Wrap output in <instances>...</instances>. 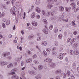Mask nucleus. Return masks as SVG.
I'll list each match as a JSON object with an SVG mask.
<instances>
[{
	"instance_id": "4d7b16f0",
	"label": "nucleus",
	"mask_w": 79,
	"mask_h": 79,
	"mask_svg": "<svg viewBox=\"0 0 79 79\" xmlns=\"http://www.w3.org/2000/svg\"><path fill=\"white\" fill-rule=\"evenodd\" d=\"M2 15L3 16H5V13L4 12H2Z\"/></svg>"
},
{
	"instance_id": "13d9d810",
	"label": "nucleus",
	"mask_w": 79,
	"mask_h": 79,
	"mask_svg": "<svg viewBox=\"0 0 79 79\" xmlns=\"http://www.w3.org/2000/svg\"><path fill=\"white\" fill-rule=\"evenodd\" d=\"M56 54V52H53L52 53V55H55Z\"/></svg>"
},
{
	"instance_id": "ea45409f",
	"label": "nucleus",
	"mask_w": 79,
	"mask_h": 79,
	"mask_svg": "<svg viewBox=\"0 0 79 79\" xmlns=\"http://www.w3.org/2000/svg\"><path fill=\"white\" fill-rule=\"evenodd\" d=\"M70 71H67V74L68 76H70Z\"/></svg>"
},
{
	"instance_id": "2eb2a0df",
	"label": "nucleus",
	"mask_w": 79,
	"mask_h": 79,
	"mask_svg": "<svg viewBox=\"0 0 79 79\" xmlns=\"http://www.w3.org/2000/svg\"><path fill=\"white\" fill-rule=\"evenodd\" d=\"M50 14H51L50 12L48 11L46 13L47 17H48H48L50 15Z\"/></svg>"
},
{
	"instance_id": "052dcab7",
	"label": "nucleus",
	"mask_w": 79,
	"mask_h": 79,
	"mask_svg": "<svg viewBox=\"0 0 79 79\" xmlns=\"http://www.w3.org/2000/svg\"><path fill=\"white\" fill-rule=\"evenodd\" d=\"M39 18H40V15H37V19H39Z\"/></svg>"
},
{
	"instance_id": "5701e85b",
	"label": "nucleus",
	"mask_w": 79,
	"mask_h": 79,
	"mask_svg": "<svg viewBox=\"0 0 79 79\" xmlns=\"http://www.w3.org/2000/svg\"><path fill=\"white\" fill-rule=\"evenodd\" d=\"M59 9L60 11H64V7H63L62 6L60 7Z\"/></svg>"
},
{
	"instance_id": "423d86ee",
	"label": "nucleus",
	"mask_w": 79,
	"mask_h": 79,
	"mask_svg": "<svg viewBox=\"0 0 79 79\" xmlns=\"http://www.w3.org/2000/svg\"><path fill=\"white\" fill-rule=\"evenodd\" d=\"M35 78L37 79H41V75L40 74H38L35 76Z\"/></svg>"
},
{
	"instance_id": "338daca9",
	"label": "nucleus",
	"mask_w": 79,
	"mask_h": 79,
	"mask_svg": "<svg viewBox=\"0 0 79 79\" xmlns=\"http://www.w3.org/2000/svg\"><path fill=\"white\" fill-rule=\"evenodd\" d=\"M21 33L22 35H23L24 34V30H22L21 31Z\"/></svg>"
},
{
	"instance_id": "c03bdc74",
	"label": "nucleus",
	"mask_w": 79,
	"mask_h": 79,
	"mask_svg": "<svg viewBox=\"0 0 79 79\" xmlns=\"http://www.w3.org/2000/svg\"><path fill=\"white\" fill-rule=\"evenodd\" d=\"M55 79H60V78L59 76H57L56 77Z\"/></svg>"
},
{
	"instance_id": "bf43d9fd",
	"label": "nucleus",
	"mask_w": 79,
	"mask_h": 79,
	"mask_svg": "<svg viewBox=\"0 0 79 79\" xmlns=\"http://www.w3.org/2000/svg\"><path fill=\"white\" fill-rule=\"evenodd\" d=\"M32 72H33V74H37L36 72H35V71H33Z\"/></svg>"
},
{
	"instance_id": "c85d7f7f",
	"label": "nucleus",
	"mask_w": 79,
	"mask_h": 79,
	"mask_svg": "<svg viewBox=\"0 0 79 79\" xmlns=\"http://www.w3.org/2000/svg\"><path fill=\"white\" fill-rule=\"evenodd\" d=\"M27 53L28 55H31V54H32V52L31 51L29 50H28L27 51Z\"/></svg>"
},
{
	"instance_id": "6ab92c4d",
	"label": "nucleus",
	"mask_w": 79,
	"mask_h": 79,
	"mask_svg": "<svg viewBox=\"0 0 79 79\" xmlns=\"http://www.w3.org/2000/svg\"><path fill=\"white\" fill-rule=\"evenodd\" d=\"M53 7V5L52 4H49L48 6V9H51V8Z\"/></svg>"
},
{
	"instance_id": "6e6552de",
	"label": "nucleus",
	"mask_w": 79,
	"mask_h": 79,
	"mask_svg": "<svg viewBox=\"0 0 79 79\" xmlns=\"http://www.w3.org/2000/svg\"><path fill=\"white\" fill-rule=\"evenodd\" d=\"M34 35H30L28 36V39L31 40L32 39V38H34Z\"/></svg>"
},
{
	"instance_id": "aec40b11",
	"label": "nucleus",
	"mask_w": 79,
	"mask_h": 79,
	"mask_svg": "<svg viewBox=\"0 0 79 79\" xmlns=\"http://www.w3.org/2000/svg\"><path fill=\"white\" fill-rule=\"evenodd\" d=\"M36 11L38 12V13H40V10L39 7H37L36 9Z\"/></svg>"
},
{
	"instance_id": "a211bd4d",
	"label": "nucleus",
	"mask_w": 79,
	"mask_h": 79,
	"mask_svg": "<svg viewBox=\"0 0 79 79\" xmlns=\"http://www.w3.org/2000/svg\"><path fill=\"white\" fill-rule=\"evenodd\" d=\"M73 69H76V64H75V63H74L73 64Z\"/></svg>"
},
{
	"instance_id": "39448f33",
	"label": "nucleus",
	"mask_w": 79,
	"mask_h": 79,
	"mask_svg": "<svg viewBox=\"0 0 79 79\" xmlns=\"http://www.w3.org/2000/svg\"><path fill=\"white\" fill-rule=\"evenodd\" d=\"M41 44L42 45H47V42L46 41H43L41 42Z\"/></svg>"
},
{
	"instance_id": "393cba45",
	"label": "nucleus",
	"mask_w": 79,
	"mask_h": 79,
	"mask_svg": "<svg viewBox=\"0 0 79 79\" xmlns=\"http://www.w3.org/2000/svg\"><path fill=\"white\" fill-rule=\"evenodd\" d=\"M42 13L44 16H45L46 15V13H45V11L44 10H42Z\"/></svg>"
},
{
	"instance_id": "5fc2aeb1",
	"label": "nucleus",
	"mask_w": 79,
	"mask_h": 79,
	"mask_svg": "<svg viewBox=\"0 0 79 79\" xmlns=\"http://www.w3.org/2000/svg\"><path fill=\"white\" fill-rule=\"evenodd\" d=\"M0 79H3V77L2 75H0Z\"/></svg>"
},
{
	"instance_id": "bb28decb",
	"label": "nucleus",
	"mask_w": 79,
	"mask_h": 79,
	"mask_svg": "<svg viewBox=\"0 0 79 79\" xmlns=\"http://www.w3.org/2000/svg\"><path fill=\"white\" fill-rule=\"evenodd\" d=\"M71 5L73 6V8H75V7L76 6V4L75 3H73L71 4Z\"/></svg>"
},
{
	"instance_id": "f257e3e1",
	"label": "nucleus",
	"mask_w": 79,
	"mask_h": 79,
	"mask_svg": "<svg viewBox=\"0 0 79 79\" xmlns=\"http://www.w3.org/2000/svg\"><path fill=\"white\" fill-rule=\"evenodd\" d=\"M51 60H50L49 58H48L44 60L45 62H49V64L48 65L49 67H54L55 66V63L51 62Z\"/></svg>"
},
{
	"instance_id": "3c124183",
	"label": "nucleus",
	"mask_w": 79,
	"mask_h": 79,
	"mask_svg": "<svg viewBox=\"0 0 79 79\" xmlns=\"http://www.w3.org/2000/svg\"><path fill=\"white\" fill-rule=\"evenodd\" d=\"M56 47H54V48H53L52 49V51H55V50H56Z\"/></svg>"
},
{
	"instance_id": "e433bc0d",
	"label": "nucleus",
	"mask_w": 79,
	"mask_h": 79,
	"mask_svg": "<svg viewBox=\"0 0 79 79\" xmlns=\"http://www.w3.org/2000/svg\"><path fill=\"white\" fill-rule=\"evenodd\" d=\"M53 26L52 25H50L49 27L50 29H51V30H52V29H53Z\"/></svg>"
},
{
	"instance_id": "09e8293b",
	"label": "nucleus",
	"mask_w": 79,
	"mask_h": 79,
	"mask_svg": "<svg viewBox=\"0 0 79 79\" xmlns=\"http://www.w3.org/2000/svg\"><path fill=\"white\" fill-rule=\"evenodd\" d=\"M40 39H41L40 37H38L37 38V41H40Z\"/></svg>"
},
{
	"instance_id": "1a4fd4ad",
	"label": "nucleus",
	"mask_w": 79,
	"mask_h": 79,
	"mask_svg": "<svg viewBox=\"0 0 79 79\" xmlns=\"http://www.w3.org/2000/svg\"><path fill=\"white\" fill-rule=\"evenodd\" d=\"M71 9V7H69V8L66 7H65L66 10L67 11V12H69L70 11V10Z\"/></svg>"
},
{
	"instance_id": "c756f323",
	"label": "nucleus",
	"mask_w": 79,
	"mask_h": 79,
	"mask_svg": "<svg viewBox=\"0 0 79 79\" xmlns=\"http://www.w3.org/2000/svg\"><path fill=\"white\" fill-rule=\"evenodd\" d=\"M12 57H11V56H8L7 57V60H12Z\"/></svg>"
},
{
	"instance_id": "9d476101",
	"label": "nucleus",
	"mask_w": 79,
	"mask_h": 79,
	"mask_svg": "<svg viewBox=\"0 0 79 79\" xmlns=\"http://www.w3.org/2000/svg\"><path fill=\"white\" fill-rule=\"evenodd\" d=\"M61 70H58L55 71V74H59V73H61Z\"/></svg>"
},
{
	"instance_id": "680f3d73",
	"label": "nucleus",
	"mask_w": 79,
	"mask_h": 79,
	"mask_svg": "<svg viewBox=\"0 0 79 79\" xmlns=\"http://www.w3.org/2000/svg\"><path fill=\"white\" fill-rule=\"evenodd\" d=\"M10 1H8L7 2H6V4L7 5H8V4H10Z\"/></svg>"
},
{
	"instance_id": "e2e57ef3",
	"label": "nucleus",
	"mask_w": 79,
	"mask_h": 79,
	"mask_svg": "<svg viewBox=\"0 0 79 79\" xmlns=\"http://www.w3.org/2000/svg\"><path fill=\"white\" fill-rule=\"evenodd\" d=\"M29 74H33V72H32V71H30L29 72Z\"/></svg>"
},
{
	"instance_id": "7ed1b4c3",
	"label": "nucleus",
	"mask_w": 79,
	"mask_h": 79,
	"mask_svg": "<svg viewBox=\"0 0 79 79\" xmlns=\"http://www.w3.org/2000/svg\"><path fill=\"white\" fill-rule=\"evenodd\" d=\"M8 63L6 62H0V64L2 65V66H4V65H6V64H7Z\"/></svg>"
},
{
	"instance_id": "58836bf2",
	"label": "nucleus",
	"mask_w": 79,
	"mask_h": 79,
	"mask_svg": "<svg viewBox=\"0 0 79 79\" xmlns=\"http://www.w3.org/2000/svg\"><path fill=\"white\" fill-rule=\"evenodd\" d=\"M40 4V1H37L35 2L36 5H39Z\"/></svg>"
},
{
	"instance_id": "864d4df0",
	"label": "nucleus",
	"mask_w": 79,
	"mask_h": 79,
	"mask_svg": "<svg viewBox=\"0 0 79 79\" xmlns=\"http://www.w3.org/2000/svg\"><path fill=\"white\" fill-rule=\"evenodd\" d=\"M71 38H69L68 40H67V42H70V41H71Z\"/></svg>"
},
{
	"instance_id": "f03ea898",
	"label": "nucleus",
	"mask_w": 79,
	"mask_h": 79,
	"mask_svg": "<svg viewBox=\"0 0 79 79\" xmlns=\"http://www.w3.org/2000/svg\"><path fill=\"white\" fill-rule=\"evenodd\" d=\"M47 28L46 26H45V28H44V30H43L44 32L46 34H48V31H47Z\"/></svg>"
},
{
	"instance_id": "0eeeda50",
	"label": "nucleus",
	"mask_w": 79,
	"mask_h": 79,
	"mask_svg": "<svg viewBox=\"0 0 79 79\" xmlns=\"http://www.w3.org/2000/svg\"><path fill=\"white\" fill-rule=\"evenodd\" d=\"M59 58L60 60H62V59L63 58V54L62 53L60 54L59 55Z\"/></svg>"
},
{
	"instance_id": "69168bd1",
	"label": "nucleus",
	"mask_w": 79,
	"mask_h": 79,
	"mask_svg": "<svg viewBox=\"0 0 79 79\" xmlns=\"http://www.w3.org/2000/svg\"><path fill=\"white\" fill-rule=\"evenodd\" d=\"M3 22H6V19H4L2 20Z\"/></svg>"
},
{
	"instance_id": "f3484780",
	"label": "nucleus",
	"mask_w": 79,
	"mask_h": 79,
	"mask_svg": "<svg viewBox=\"0 0 79 79\" xmlns=\"http://www.w3.org/2000/svg\"><path fill=\"white\" fill-rule=\"evenodd\" d=\"M10 23V21L9 20H7L6 21V25L8 26L9 24Z\"/></svg>"
},
{
	"instance_id": "4468645a",
	"label": "nucleus",
	"mask_w": 79,
	"mask_h": 79,
	"mask_svg": "<svg viewBox=\"0 0 79 79\" xmlns=\"http://www.w3.org/2000/svg\"><path fill=\"white\" fill-rule=\"evenodd\" d=\"M51 20L52 21H55L56 19V16H53L52 17L51 19Z\"/></svg>"
},
{
	"instance_id": "cd10ccee",
	"label": "nucleus",
	"mask_w": 79,
	"mask_h": 79,
	"mask_svg": "<svg viewBox=\"0 0 79 79\" xmlns=\"http://www.w3.org/2000/svg\"><path fill=\"white\" fill-rule=\"evenodd\" d=\"M62 37L63 35L61 34H60L58 36V38H59V39H62Z\"/></svg>"
},
{
	"instance_id": "b1692460",
	"label": "nucleus",
	"mask_w": 79,
	"mask_h": 79,
	"mask_svg": "<svg viewBox=\"0 0 79 79\" xmlns=\"http://www.w3.org/2000/svg\"><path fill=\"white\" fill-rule=\"evenodd\" d=\"M58 30L57 28H55L54 30V32H55V33H56L57 32H58Z\"/></svg>"
},
{
	"instance_id": "de8ad7c7",
	"label": "nucleus",
	"mask_w": 79,
	"mask_h": 79,
	"mask_svg": "<svg viewBox=\"0 0 79 79\" xmlns=\"http://www.w3.org/2000/svg\"><path fill=\"white\" fill-rule=\"evenodd\" d=\"M71 79H75V77H74V76H73V75H71Z\"/></svg>"
},
{
	"instance_id": "c9c22d12",
	"label": "nucleus",
	"mask_w": 79,
	"mask_h": 79,
	"mask_svg": "<svg viewBox=\"0 0 79 79\" xmlns=\"http://www.w3.org/2000/svg\"><path fill=\"white\" fill-rule=\"evenodd\" d=\"M79 53V52L77 51H75L74 52V55H77Z\"/></svg>"
},
{
	"instance_id": "4be33fe9",
	"label": "nucleus",
	"mask_w": 79,
	"mask_h": 79,
	"mask_svg": "<svg viewBox=\"0 0 79 79\" xmlns=\"http://www.w3.org/2000/svg\"><path fill=\"white\" fill-rule=\"evenodd\" d=\"M43 53L44 56H47V52H46L45 51H44Z\"/></svg>"
},
{
	"instance_id": "a19ab883",
	"label": "nucleus",
	"mask_w": 79,
	"mask_h": 79,
	"mask_svg": "<svg viewBox=\"0 0 79 79\" xmlns=\"http://www.w3.org/2000/svg\"><path fill=\"white\" fill-rule=\"evenodd\" d=\"M13 78H14V79H16L17 78V77H16V75H13L12 76Z\"/></svg>"
},
{
	"instance_id": "37998d69",
	"label": "nucleus",
	"mask_w": 79,
	"mask_h": 79,
	"mask_svg": "<svg viewBox=\"0 0 79 79\" xmlns=\"http://www.w3.org/2000/svg\"><path fill=\"white\" fill-rule=\"evenodd\" d=\"M18 40V38L17 37H15V43H17V40Z\"/></svg>"
},
{
	"instance_id": "a18cd8bd",
	"label": "nucleus",
	"mask_w": 79,
	"mask_h": 79,
	"mask_svg": "<svg viewBox=\"0 0 79 79\" xmlns=\"http://www.w3.org/2000/svg\"><path fill=\"white\" fill-rule=\"evenodd\" d=\"M24 17H23V19H25V17H26V12H24V14H23Z\"/></svg>"
},
{
	"instance_id": "f704fd0d",
	"label": "nucleus",
	"mask_w": 79,
	"mask_h": 79,
	"mask_svg": "<svg viewBox=\"0 0 79 79\" xmlns=\"http://www.w3.org/2000/svg\"><path fill=\"white\" fill-rule=\"evenodd\" d=\"M22 58V56H21L20 58L19 57L17 58V61H20V60Z\"/></svg>"
},
{
	"instance_id": "72a5a7b5",
	"label": "nucleus",
	"mask_w": 79,
	"mask_h": 79,
	"mask_svg": "<svg viewBox=\"0 0 79 79\" xmlns=\"http://www.w3.org/2000/svg\"><path fill=\"white\" fill-rule=\"evenodd\" d=\"M46 50L48 52H50L51 51V49L49 48H48L46 49Z\"/></svg>"
},
{
	"instance_id": "6e6d98bb",
	"label": "nucleus",
	"mask_w": 79,
	"mask_h": 79,
	"mask_svg": "<svg viewBox=\"0 0 79 79\" xmlns=\"http://www.w3.org/2000/svg\"><path fill=\"white\" fill-rule=\"evenodd\" d=\"M60 75L61 76H62L63 75V72H61L60 73Z\"/></svg>"
},
{
	"instance_id": "4c0bfd02",
	"label": "nucleus",
	"mask_w": 79,
	"mask_h": 79,
	"mask_svg": "<svg viewBox=\"0 0 79 79\" xmlns=\"http://www.w3.org/2000/svg\"><path fill=\"white\" fill-rule=\"evenodd\" d=\"M70 53H71V55H73V53L74 54V52L73 50H71L70 51Z\"/></svg>"
},
{
	"instance_id": "dca6fc26",
	"label": "nucleus",
	"mask_w": 79,
	"mask_h": 79,
	"mask_svg": "<svg viewBox=\"0 0 79 79\" xmlns=\"http://www.w3.org/2000/svg\"><path fill=\"white\" fill-rule=\"evenodd\" d=\"M35 13L34 12H33L31 15V17L32 18H34L35 17Z\"/></svg>"
},
{
	"instance_id": "ddd939ff",
	"label": "nucleus",
	"mask_w": 79,
	"mask_h": 79,
	"mask_svg": "<svg viewBox=\"0 0 79 79\" xmlns=\"http://www.w3.org/2000/svg\"><path fill=\"white\" fill-rule=\"evenodd\" d=\"M13 64L11 63L7 65V68H10L13 67Z\"/></svg>"
},
{
	"instance_id": "49530a36",
	"label": "nucleus",
	"mask_w": 79,
	"mask_h": 79,
	"mask_svg": "<svg viewBox=\"0 0 79 79\" xmlns=\"http://www.w3.org/2000/svg\"><path fill=\"white\" fill-rule=\"evenodd\" d=\"M2 26L4 28H5V27H6L5 26V24L4 23L2 24Z\"/></svg>"
},
{
	"instance_id": "20e7f679",
	"label": "nucleus",
	"mask_w": 79,
	"mask_h": 79,
	"mask_svg": "<svg viewBox=\"0 0 79 79\" xmlns=\"http://www.w3.org/2000/svg\"><path fill=\"white\" fill-rule=\"evenodd\" d=\"M32 58H30L29 59H27L26 60V62L27 63H30L32 62Z\"/></svg>"
},
{
	"instance_id": "473e14b6",
	"label": "nucleus",
	"mask_w": 79,
	"mask_h": 79,
	"mask_svg": "<svg viewBox=\"0 0 79 79\" xmlns=\"http://www.w3.org/2000/svg\"><path fill=\"white\" fill-rule=\"evenodd\" d=\"M6 52H3L2 53V56H4V57H6Z\"/></svg>"
},
{
	"instance_id": "79ce46f5",
	"label": "nucleus",
	"mask_w": 79,
	"mask_h": 79,
	"mask_svg": "<svg viewBox=\"0 0 79 79\" xmlns=\"http://www.w3.org/2000/svg\"><path fill=\"white\" fill-rule=\"evenodd\" d=\"M74 45L76 47H77V46H78V44L77 43H75L74 44Z\"/></svg>"
},
{
	"instance_id": "7c9ffc66",
	"label": "nucleus",
	"mask_w": 79,
	"mask_h": 79,
	"mask_svg": "<svg viewBox=\"0 0 79 79\" xmlns=\"http://www.w3.org/2000/svg\"><path fill=\"white\" fill-rule=\"evenodd\" d=\"M72 24V25L74 27H77V25L76 24V23H74V22H73Z\"/></svg>"
},
{
	"instance_id": "0e129e2a",
	"label": "nucleus",
	"mask_w": 79,
	"mask_h": 79,
	"mask_svg": "<svg viewBox=\"0 0 79 79\" xmlns=\"http://www.w3.org/2000/svg\"><path fill=\"white\" fill-rule=\"evenodd\" d=\"M8 37L9 38H11V37H12V35H9L8 36Z\"/></svg>"
},
{
	"instance_id": "603ef678",
	"label": "nucleus",
	"mask_w": 79,
	"mask_h": 79,
	"mask_svg": "<svg viewBox=\"0 0 79 79\" xmlns=\"http://www.w3.org/2000/svg\"><path fill=\"white\" fill-rule=\"evenodd\" d=\"M66 73H65L63 77V78H66Z\"/></svg>"
},
{
	"instance_id": "f8f14e48",
	"label": "nucleus",
	"mask_w": 79,
	"mask_h": 79,
	"mask_svg": "<svg viewBox=\"0 0 79 79\" xmlns=\"http://www.w3.org/2000/svg\"><path fill=\"white\" fill-rule=\"evenodd\" d=\"M32 25L34 26H37V23L35 22H32Z\"/></svg>"
},
{
	"instance_id": "9b49d317",
	"label": "nucleus",
	"mask_w": 79,
	"mask_h": 79,
	"mask_svg": "<svg viewBox=\"0 0 79 79\" xmlns=\"http://www.w3.org/2000/svg\"><path fill=\"white\" fill-rule=\"evenodd\" d=\"M75 41L76 38H74L71 40L70 43L71 44H73V43H74V42H75Z\"/></svg>"
},
{
	"instance_id": "8fccbe9b",
	"label": "nucleus",
	"mask_w": 79,
	"mask_h": 79,
	"mask_svg": "<svg viewBox=\"0 0 79 79\" xmlns=\"http://www.w3.org/2000/svg\"><path fill=\"white\" fill-rule=\"evenodd\" d=\"M78 10H79V8L78 7V8H77V9H75L74 10V11H75V12H77V11Z\"/></svg>"
},
{
	"instance_id": "2f4dec72",
	"label": "nucleus",
	"mask_w": 79,
	"mask_h": 79,
	"mask_svg": "<svg viewBox=\"0 0 79 79\" xmlns=\"http://www.w3.org/2000/svg\"><path fill=\"white\" fill-rule=\"evenodd\" d=\"M43 21L44 24H47V21L46 19H43Z\"/></svg>"
},
{
	"instance_id": "a878e982",
	"label": "nucleus",
	"mask_w": 79,
	"mask_h": 79,
	"mask_svg": "<svg viewBox=\"0 0 79 79\" xmlns=\"http://www.w3.org/2000/svg\"><path fill=\"white\" fill-rule=\"evenodd\" d=\"M34 63H35V64H39V61L38 60H34Z\"/></svg>"
},
{
	"instance_id": "774afa93",
	"label": "nucleus",
	"mask_w": 79,
	"mask_h": 79,
	"mask_svg": "<svg viewBox=\"0 0 79 79\" xmlns=\"http://www.w3.org/2000/svg\"><path fill=\"white\" fill-rule=\"evenodd\" d=\"M76 34H77V32L76 31H74L73 32V34H74V35H76Z\"/></svg>"
},
{
	"instance_id": "412c9836",
	"label": "nucleus",
	"mask_w": 79,
	"mask_h": 79,
	"mask_svg": "<svg viewBox=\"0 0 79 79\" xmlns=\"http://www.w3.org/2000/svg\"><path fill=\"white\" fill-rule=\"evenodd\" d=\"M43 68V66L42 65H40L38 66V69L39 70H41Z\"/></svg>"
}]
</instances>
